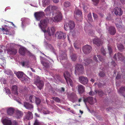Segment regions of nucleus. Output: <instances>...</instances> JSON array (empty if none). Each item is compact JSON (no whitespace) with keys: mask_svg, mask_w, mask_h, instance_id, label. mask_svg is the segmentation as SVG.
I'll return each mask as SVG.
<instances>
[{"mask_svg":"<svg viewBox=\"0 0 125 125\" xmlns=\"http://www.w3.org/2000/svg\"><path fill=\"white\" fill-rule=\"evenodd\" d=\"M52 99L56 101L57 102H60V99L59 98L57 97H53Z\"/></svg>","mask_w":125,"mask_h":125,"instance_id":"603ef678","label":"nucleus"},{"mask_svg":"<svg viewBox=\"0 0 125 125\" xmlns=\"http://www.w3.org/2000/svg\"><path fill=\"white\" fill-rule=\"evenodd\" d=\"M116 26V27L117 28V29L119 30L120 31H121L123 29L122 25H121L119 24H115Z\"/></svg>","mask_w":125,"mask_h":125,"instance_id":"ea45409f","label":"nucleus"},{"mask_svg":"<svg viewBox=\"0 0 125 125\" xmlns=\"http://www.w3.org/2000/svg\"><path fill=\"white\" fill-rule=\"evenodd\" d=\"M93 17L94 18V19H95L97 17V15L96 14H95L94 13H93Z\"/></svg>","mask_w":125,"mask_h":125,"instance_id":"338daca9","label":"nucleus"},{"mask_svg":"<svg viewBox=\"0 0 125 125\" xmlns=\"http://www.w3.org/2000/svg\"><path fill=\"white\" fill-rule=\"evenodd\" d=\"M79 82L83 84H87L88 82V80L87 77L84 76H80L79 77Z\"/></svg>","mask_w":125,"mask_h":125,"instance_id":"2eb2a0df","label":"nucleus"},{"mask_svg":"<svg viewBox=\"0 0 125 125\" xmlns=\"http://www.w3.org/2000/svg\"><path fill=\"white\" fill-rule=\"evenodd\" d=\"M34 83L40 90L42 89L44 85V83L43 81L41 80L39 77L38 76L36 77V78L35 80Z\"/></svg>","mask_w":125,"mask_h":125,"instance_id":"423d86ee","label":"nucleus"},{"mask_svg":"<svg viewBox=\"0 0 125 125\" xmlns=\"http://www.w3.org/2000/svg\"><path fill=\"white\" fill-rule=\"evenodd\" d=\"M92 60L90 59H85L83 60V63L85 65L89 64L91 62Z\"/></svg>","mask_w":125,"mask_h":125,"instance_id":"2f4dec72","label":"nucleus"},{"mask_svg":"<svg viewBox=\"0 0 125 125\" xmlns=\"http://www.w3.org/2000/svg\"><path fill=\"white\" fill-rule=\"evenodd\" d=\"M101 51L102 53L104 55H105V54L106 52L104 50V49L103 48L101 49Z\"/></svg>","mask_w":125,"mask_h":125,"instance_id":"052dcab7","label":"nucleus"},{"mask_svg":"<svg viewBox=\"0 0 125 125\" xmlns=\"http://www.w3.org/2000/svg\"><path fill=\"white\" fill-rule=\"evenodd\" d=\"M69 111L73 113V114H75V112L73 110H70V108H69Z\"/></svg>","mask_w":125,"mask_h":125,"instance_id":"0e129e2a","label":"nucleus"},{"mask_svg":"<svg viewBox=\"0 0 125 125\" xmlns=\"http://www.w3.org/2000/svg\"><path fill=\"white\" fill-rule=\"evenodd\" d=\"M51 10H52V11H53L54 12L56 9H57V8L55 6H50L46 9L44 11L45 12H46L49 13H51Z\"/></svg>","mask_w":125,"mask_h":125,"instance_id":"a211bd4d","label":"nucleus"},{"mask_svg":"<svg viewBox=\"0 0 125 125\" xmlns=\"http://www.w3.org/2000/svg\"><path fill=\"white\" fill-rule=\"evenodd\" d=\"M6 93L7 94H10V91L9 89L7 88L6 87L5 88Z\"/></svg>","mask_w":125,"mask_h":125,"instance_id":"8fccbe9b","label":"nucleus"},{"mask_svg":"<svg viewBox=\"0 0 125 125\" xmlns=\"http://www.w3.org/2000/svg\"><path fill=\"white\" fill-rule=\"evenodd\" d=\"M70 57L72 60L73 61H75L77 58V55L74 54H73Z\"/></svg>","mask_w":125,"mask_h":125,"instance_id":"58836bf2","label":"nucleus"},{"mask_svg":"<svg viewBox=\"0 0 125 125\" xmlns=\"http://www.w3.org/2000/svg\"><path fill=\"white\" fill-rule=\"evenodd\" d=\"M95 101L94 102V100L92 97H89L86 98H84V101L86 104V102H88L90 104H92L96 102V100L95 99L94 100Z\"/></svg>","mask_w":125,"mask_h":125,"instance_id":"4468645a","label":"nucleus"},{"mask_svg":"<svg viewBox=\"0 0 125 125\" xmlns=\"http://www.w3.org/2000/svg\"><path fill=\"white\" fill-rule=\"evenodd\" d=\"M95 93V92H94L93 91H90L89 93V94L90 95H94Z\"/></svg>","mask_w":125,"mask_h":125,"instance_id":"13d9d810","label":"nucleus"},{"mask_svg":"<svg viewBox=\"0 0 125 125\" xmlns=\"http://www.w3.org/2000/svg\"><path fill=\"white\" fill-rule=\"evenodd\" d=\"M111 63L112 65L114 66H115V65H116V64L115 62L114 61H112L111 62Z\"/></svg>","mask_w":125,"mask_h":125,"instance_id":"69168bd1","label":"nucleus"},{"mask_svg":"<svg viewBox=\"0 0 125 125\" xmlns=\"http://www.w3.org/2000/svg\"><path fill=\"white\" fill-rule=\"evenodd\" d=\"M27 51L26 49L23 47L20 48L19 50V52L22 55H24L26 53Z\"/></svg>","mask_w":125,"mask_h":125,"instance_id":"cd10ccee","label":"nucleus"},{"mask_svg":"<svg viewBox=\"0 0 125 125\" xmlns=\"http://www.w3.org/2000/svg\"><path fill=\"white\" fill-rule=\"evenodd\" d=\"M26 117L28 120L32 119L33 118V115L31 112L29 111L26 112Z\"/></svg>","mask_w":125,"mask_h":125,"instance_id":"393cba45","label":"nucleus"},{"mask_svg":"<svg viewBox=\"0 0 125 125\" xmlns=\"http://www.w3.org/2000/svg\"><path fill=\"white\" fill-rule=\"evenodd\" d=\"M55 36L56 38L59 39H64L66 37L65 33L61 31H58L56 33Z\"/></svg>","mask_w":125,"mask_h":125,"instance_id":"1a4fd4ad","label":"nucleus"},{"mask_svg":"<svg viewBox=\"0 0 125 125\" xmlns=\"http://www.w3.org/2000/svg\"><path fill=\"white\" fill-rule=\"evenodd\" d=\"M15 73L17 77L19 79H21L22 81H23L25 79L24 76V74L22 72H16Z\"/></svg>","mask_w":125,"mask_h":125,"instance_id":"6ab92c4d","label":"nucleus"},{"mask_svg":"<svg viewBox=\"0 0 125 125\" xmlns=\"http://www.w3.org/2000/svg\"><path fill=\"white\" fill-rule=\"evenodd\" d=\"M23 105L28 110H31V109H33V106L32 104L27 102H24Z\"/></svg>","mask_w":125,"mask_h":125,"instance_id":"aec40b11","label":"nucleus"},{"mask_svg":"<svg viewBox=\"0 0 125 125\" xmlns=\"http://www.w3.org/2000/svg\"><path fill=\"white\" fill-rule=\"evenodd\" d=\"M108 31L109 32L111 35H114L116 32V30L115 28L113 26H110L109 28Z\"/></svg>","mask_w":125,"mask_h":125,"instance_id":"a878e982","label":"nucleus"},{"mask_svg":"<svg viewBox=\"0 0 125 125\" xmlns=\"http://www.w3.org/2000/svg\"><path fill=\"white\" fill-rule=\"evenodd\" d=\"M71 5L70 3L69 2H65L64 3V6L66 8L69 7Z\"/></svg>","mask_w":125,"mask_h":125,"instance_id":"79ce46f5","label":"nucleus"},{"mask_svg":"<svg viewBox=\"0 0 125 125\" xmlns=\"http://www.w3.org/2000/svg\"><path fill=\"white\" fill-rule=\"evenodd\" d=\"M74 46L76 49L80 48L79 44L77 42H75L74 43Z\"/></svg>","mask_w":125,"mask_h":125,"instance_id":"4c0bfd02","label":"nucleus"},{"mask_svg":"<svg viewBox=\"0 0 125 125\" xmlns=\"http://www.w3.org/2000/svg\"><path fill=\"white\" fill-rule=\"evenodd\" d=\"M108 49L109 52V54L110 56H111L112 53V49L111 47L108 46Z\"/></svg>","mask_w":125,"mask_h":125,"instance_id":"49530a36","label":"nucleus"},{"mask_svg":"<svg viewBox=\"0 0 125 125\" xmlns=\"http://www.w3.org/2000/svg\"><path fill=\"white\" fill-rule=\"evenodd\" d=\"M88 19L90 21H92V19L91 14V13H89L88 15Z\"/></svg>","mask_w":125,"mask_h":125,"instance_id":"3c124183","label":"nucleus"},{"mask_svg":"<svg viewBox=\"0 0 125 125\" xmlns=\"http://www.w3.org/2000/svg\"><path fill=\"white\" fill-rule=\"evenodd\" d=\"M14 111V109L10 107L8 109L7 113L9 115H11L13 114Z\"/></svg>","mask_w":125,"mask_h":125,"instance_id":"c756f323","label":"nucleus"},{"mask_svg":"<svg viewBox=\"0 0 125 125\" xmlns=\"http://www.w3.org/2000/svg\"><path fill=\"white\" fill-rule=\"evenodd\" d=\"M115 14L116 15H121L123 14V12L120 8L118 7L115 8L114 9Z\"/></svg>","mask_w":125,"mask_h":125,"instance_id":"4be33fe9","label":"nucleus"},{"mask_svg":"<svg viewBox=\"0 0 125 125\" xmlns=\"http://www.w3.org/2000/svg\"><path fill=\"white\" fill-rule=\"evenodd\" d=\"M53 14V17L52 18L54 22H58L61 21L62 19V15L61 12L56 9Z\"/></svg>","mask_w":125,"mask_h":125,"instance_id":"f03ea898","label":"nucleus"},{"mask_svg":"<svg viewBox=\"0 0 125 125\" xmlns=\"http://www.w3.org/2000/svg\"><path fill=\"white\" fill-rule=\"evenodd\" d=\"M76 88L78 90L79 94H82L85 91V87L81 84L78 85L76 87Z\"/></svg>","mask_w":125,"mask_h":125,"instance_id":"dca6fc26","label":"nucleus"},{"mask_svg":"<svg viewBox=\"0 0 125 125\" xmlns=\"http://www.w3.org/2000/svg\"><path fill=\"white\" fill-rule=\"evenodd\" d=\"M25 20L26 19L24 18H22L21 19V20L22 21V26L23 28L24 27V25H23V24H24V22L25 21Z\"/></svg>","mask_w":125,"mask_h":125,"instance_id":"5fc2aeb1","label":"nucleus"},{"mask_svg":"<svg viewBox=\"0 0 125 125\" xmlns=\"http://www.w3.org/2000/svg\"><path fill=\"white\" fill-rule=\"evenodd\" d=\"M116 20L117 21H118L120 24L122 23V21L120 19H117Z\"/></svg>","mask_w":125,"mask_h":125,"instance_id":"680f3d73","label":"nucleus"},{"mask_svg":"<svg viewBox=\"0 0 125 125\" xmlns=\"http://www.w3.org/2000/svg\"><path fill=\"white\" fill-rule=\"evenodd\" d=\"M83 68L82 65L77 64L75 66V73H82L83 71Z\"/></svg>","mask_w":125,"mask_h":125,"instance_id":"9d476101","label":"nucleus"},{"mask_svg":"<svg viewBox=\"0 0 125 125\" xmlns=\"http://www.w3.org/2000/svg\"><path fill=\"white\" fill-rule=\"evenodd\" d=\"M2 31L3 32V34H10L7 29L4 28H2Z\"/></svg>","mask_w":125,"mask_h":125,"instance_id":"c9c22d12","label":"nucleus"},{"mask_svg":"<svg viewBox=\"0 0 125 125\" xmlns=\"http://www.w3.org/2000/svg\"><path fill=\"white\" fill-rule=\"evenodd\" d=\"M82 13L81 11L79 10L76 9L74 13V17L77 20L78 18H82Z\"/></svg>","mask_w":125,"mask_h":125,"instance_id":"f3484780","label":"nucleus"},{"mask_svg":"<svg viewBox=\"0 0 125 125\" xmlns=\"http://www.w3.org/2000/svg\"><path fill=\"white\" fill-rule=\"evenodd\" d=\"M36 98V97L34 95H31L29 97L30 101L31 103L34 102Z\"/></svg>","mask_w":125,"mask_h":125,"instance_id":"72a5a7b5","label":"nucleus"},{"mask_svg":"<svg viewBox=\"0 0 125 125\" xmlns=\"http://www.w3.org/2000/svg\"><path fill=\"white\" fill-rule=\"evenodd\" d=\"M34 125H42V124L37 120L35 121Z\"/></svg>","mask_w":125,"mask_h":125,"instance_id":"de8ad7c7","label":"nucleus"},{"mask_svg":"<svg viewBox=\"0 0 125 125\" xmlns=\"http://www.w3.org/2000/svg\"><path fill=\"white\" fill-rule=\"evenodd\" d=\"M42 5L45 7L46 5L49 4L50 3V0H42Z\"/></svg>","mask_w":125,"mask_h":125,"instance_id":"473e14b6","label":"nucleus"},{"mask_svg":"<svg viewBox=\"0 0 125 125\" xmlns=\"http://www.w3.org/2000/svg\"><path fill=\"white\" fill-rule=\"evenodd\" d=\"M13 44L12 43L8 44L6 46L7 53L9 54L15 55L17 52V51L16 49L12 48V46Z\"/></svg>","mask_w":125,"mask_h":125,"instance_id":"20e7f679","label":"nucleus"},{"mask_svg":"<svg viewBox=\"0 0 125 125\" xmlns=\"http://www.w3.org/2000/svg\"><path fill=\"white\" fill-rule=\"evenodd\" d=\"M99 75L101 77H103L105 75V73L103 72H100L99 74Z\"/></svg>","mask_w":125,"mask_h":125,"instance_id":"4d7b16f0","label":"nucleus"},{"mask_svg":"<svg viewBox=\"0 0 125 125\" xmlns=\"http://www.w3.org/2000/svg\"><path fill=\"white\" fill-rule=\"evenodd\" d=\"M95 93H97L99 95L101 96L103 95V92L101 90L95 91Z\"/></svg>","mask_w":125,"mask_h":125,"instance_id":"c03bdc74","label":"nucleus"},{"mask_svg":"<svg viewBox=\"0 0 125 125\" xmlns=\"http://www.w3.org/2000/svg\"><path fill=\"white\" fill-rule=\"evenodd\" d=\"M44 43L45 46L47 48H48L49 47L51 50H52L53 51H54L55 49L53 48V47L52 46V45L51 44H48L47 43L45 42H44Z\"/></svg>","mask_w":125,"mask_h":125,"instance_id":"7c9ffc66","label":"nucleus"},{"mask_svg":"<svg viewBox=\"0 0 125 125\" xmlns=\"http://www.w3.org/2000/svg\"><path fill=\"white\" fill-rule=\"evenodd\" d=\"M44 15V13L42 11H39L35 13L34 16L36 19L37 20H40Z\"/></svg>","mask_w":125,"mask_h":125,"instance_id":"9b49d317","label":"nucleus"},{"mask_svg":"<svg viewBox=\"0 0 125 125\" xmlns=\"http://www.w3.org/2000/svg\"><path fill=\"white\" fill-rule=\"evenodd\" d=\"M2 122L4 125H18L16 121H14L12 122L10 119L7 117L3 119Z\"/></svg>","mask_w":125,"mask_h":125,"instance_id":"39448f33","label":"nucleus"},{"mask_svg":"<svg viewBox=\"0 0 125 125\" xmlns=\"http://www.w3.org/2000/svg\"><path fill=\"white\" fill-rule=\"evenodd\" d=\"M64 76L67 83L68 84L69 82L70 85L72 87L73 83L72 81L70 78L71 77L70 74L68 71H66L64 73Z\"/></svg>","mask_w":125,"mask_h":125,"instance_id":"0eeeda50","label":"nucleus"},{"mask_svg":"<svg viewBox=\"0 0 125 125\" xmlns=\"http://www.w3.org/2000/svg\"><path fill=\"white\" fill-rule=\"evenodd\" d=\"M124 91H125V87L121 88L118 91L119 93L121 94H122L124 93Z\"/></svg>","mask_w":125,"mask_h":125,"instance_id":"a19ab883","label":"nucleus"},{"mask_svg":"<svg viewBox=\"0 0 125 125\" xmlns=\"http://www.w3.org/2000/svg\"><path fill=\"white\" fill-rule=\"evenodd\" d=\"M97 57H98L99 60L103 62L104 61V59L102 58V57L100 55H97V56L95 55L94 57V59L95 60L96 62H97L98 61L97 60Z\"/></svg>","mask_w":125,"mask_h":125,"instance_id":"c85d7f7f","label":"nucleus"},{"mask_svg":"<svg viewBox=\"0 0 125 125\" xmlns=\"http://www.w3.org/2000/svg\"><path fill=\"white\" fill-rule=\"evenodd\" d=\"M42 63L45 67L46 68H48L49 66V62H43V61H41Z\"/></svg>","mask_w":125,"mask_h":125,"instance_id":"f704fd0d","label":"nucleus"},{"mask_svg":"<svg viewBox=\"0 0 125 125\" xmlns=\"http://www.w3.org/2000/svg\"><path fill=\"white\" fill-rule=\"evenodd\" d=\"M48 20L46 19L42 20L40 21L39 26L42 31L44 33L45 38L48 40H50V37L54 34L55 30L54 27H52L50 29L48 28L46 30V28Z\"/></svg>","mask_w":125,"mask_h":125,"instance_id":"f257e3e1","label":"nucleus"},{"mask_svg":"<svg viewBox=\"0 0 125 125\" xmlns=\"http://www.w3.org/2000/svg\"><path fill=\"white\" fill-rule=\"evenodd\" d=\"M53 2L55 3H58L59 1V0H52Z\"/></svg>","mask_w":125,"mask_h":125,"instance_id":"774afa93","label":"nucleus"},{"mask_svg":"<svg viewBox=\"0 0 125 125\" xmlns=\"http://www.w3.org/2000/svg\"><path fill=\"white\" fill-rule=\"evenodd\" d=\"M117 46L118 49L120 51H122L124 48V47L123 45L121 44L120 43L118 44Z\"/></svg>","mask_w":125,"mask_h":125,"instance_id":"e433bc0d","label":"nucleus"},{"mask_svg":"<svg viewBox=\"0 0 125 125\" xmlns=\"http://www.w3.org/2000/svg\"><path fill=\"white\" fill-rule=\"evenodd\" d=\"M60 54L59 56V58L60 62L63 67H66L68 65V63L67 61V55L65 52H63L62 51L60 52Z\"/></svg>","mask_w":125,"mask_h":125,"instance_id":"7ed1b4c3","label":"nucleus"},{"mask_svg":"<svg viewBox=\"0 0 125 125\" xmlns=\"http://www.w3.org/2000/svg\"><path fill=\"white\" fill-rule=\"evenodd\" d=\"M117 58L123 61L124 58V57L121 53H117V55L116 54H115L114 55L113 59L115 60L117 59Z\"/></svg>","mask_w":125,"mask_h":125,"instance_id":"412c9836","label":"nucleus"},{"mask_svg":"<svg viewBox=\"0 0 125 125\" xmlns=\"http://www.w3.org/2000/svg\"><path fill=\"white\" fill-rule=\"evenodd\" d=\"M23 115L22 113L20 111L17 110L16 113L15 115V117L17 119L20 118Z\"/></svg>","mask_w":125,"mask_h":125,"instance_id":"5701e85b","label":"nucleus"},{"mask_svg":"<svg viewBox=\"0 0 125 125\" xmlns=\"http://www.w3.org/2000/svg\"><path fill=\"white\" fill-rule=\"evenodd\" d=\"M94 2V4L95 5H96L98 4L99 2V0H92Z\"/></svg>","mask_w":125,"mask_h":125,"instance_id":"6e6d98bb","label":"nucleus"},{"mask_svg":"<svg viewBox=\"0 0 125 125\" xmlns=\"http://www.w3.org/2000/svg\"><path fill=\"white\" fill-rule=\"evenodd\" d=\"M68 97L69 99L73 102H75L77 99V97L74 93H72L68 95Z\"/></svg>","mask_w":125,"mask_h":125,"instance_id":"ddd939ff","label":"nucleus"},{"mask_svg":"<svg viewBox=\"0 0 125 125\" xmlns=\"http://www.w3.org/2000/svg\"><path fill=\"white\" fill-rule=\"evenodd\" d=\"M4 52L2 50L0 49V58H2L4 55Z\"/></svg>","mask_w":125,"mask_h":125,"instance_id":"09e8293b","label":"nucleus"},{"mask_svg":"<svg viewBox=\"0 0 125 125\" xmlns=\"http://www.w3.org/2000/svg\"><path fill=\"white\" fill-rule=\"evenodd\" d=\"M2 81L3 83L4 84H6V80H5V78H1L0 79V81L1 82V83H2Z\"/></svg>","mask_w":125,"mask_h":125,"instance_id":"864d4df0","label":"nucleus"},{"mask_svg":"<svg viewBox=\"0 0 125 125\" xmlns=\"http://www.w3.org/2000/svg\"><path fill=\"white\" fill-rule=\"evenodd\" d=\"M17 90V87L16 86L14 85L12 86L11 87V91L12 93L15 95H17L18 94Z\"/></svg>","mask_w":125,"mask_h":125,"instance_id":"bb28decb","label":"nucleus"},{"mask_svg":"<svg viewBox=\"0 0 125 125\" xmlns=\"http://www.w3.org/2000/svg\"><path fill=\"white\" fill-rule=\"evenodd\" d=\"M35 102L37 104H39L41 102V100L39 98L36 97L35 99Z\"/></svg>","mask_w":125,"mask_h":125,"instance_id":"a18cd8bd","label":"nucleus"},{"mask_svg":"<svg viewBox=\"0 0 125 125\" xmlns=\"http://www.w3.org/2000/svg\"><path fill=\"white\" fill-rule=\"evenodd\" d=\"M27 63L26 62H23L22 63V64L23 66H25L27 64Z\"/></svg>","mask_w":125,"mask_h":125,"instance_id":"e2e57ef3","label":"nucleus"},{"mask_svg":"<svg viewBox=\"0 0 125 125\" xmlns=\"http://www.w3.org/2000/svg\"><path fill=\"white\" fill-rule=\"evenodd\" d=\"M75 27L74 22L72 21H70L68 23H66L64 25V29L67 31L69 29L71 30L73 29Z\"/></svg>","mask_w":125,"mask_h":125,"instance_id":"6e6552de","label":"nucleus"},{"mask_svg":"<svg viewBox=\"0 0 125 125\" xmlns=\"http://www.w3.org/2000/svg\"><path fill=\"white\" fill-rule=\"evenodd\" d=\"M91 47L90 46L87 45L83 47V52L86 54L89 53L91 50Z\"/></svg>","mask_w":125,"mask_h":125,"instance_id":"f8f14e48","label":"nucleus"},{"mask_svg":"<svg viewBox=\"0 0 125 125\" xmlns=\"http://www.w3.org/2000/svg\"><path fill=\"white\" fill-rule=\"evenodd\" d=\"M49 112L47 110L44 111V110L43 111V113L45 114H47L49 113Z\"/></svg>","mask_w":125,"mask_h":125,"instance_id":"bf43d9fd","label":"nucleus"},{"mask_svg":"<svg viewBox=\"0 0 125 125\" xmlns=\"http://www.w3.org/2000/svg\"><path fill=\"white\" fill-rule=\"evenodd\" d=\"M93 43L97 46H99L101 44L102 41L97 38L94 39L93 40Z\"/></svg>","mask_w":125,"mask_h":125,"instance_id":"b1692460","label":"nucleus"},{"mask_svg":"<svg viewBox=\"0 0 125 125\" xmlns=\"http://www.w3.org/2000/svg\"><path fill=\"white\" fill-rule=\"evenodd\" d=\"M4 73L8 74V75H10L12 73V71L10 70H4Z\"/></svg>","mask_w":125,"mask_h":125,"instance_id":"37998d69","label":"nucleus"}]
</instances>
